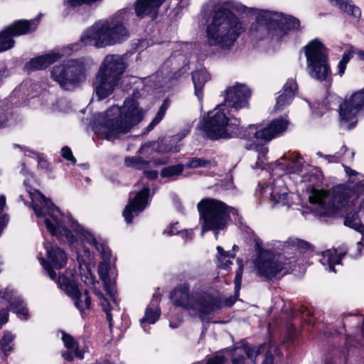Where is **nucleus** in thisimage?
<instances>
[{
    "instance_id": "obj_48",
    "label": "nucleus",
    "mask_w": 364,
    "mask_h": 364,
    "mask_svg": "<svg viewBox=\"0 0 364 364\" xmlns=\"http://www.w3.org/2000/svg\"><path fill=\"white\" fill-rule=\"evenodd\" d=\"M225 357L221 355H217L213 358L208 359L207 364H223L225 362Z\"/></svg>"
},
{
    "instance_id": "obj_55",
    "label": "nucleus",
    "mask_w": 364,
    "mask_h": 364,
    "mask_svg": "<svg viewBox=\"0 0 364 364\" xmlns=\"http://www.w3.org/2000/svg\"><path fill=\"white\" fill-rule=\"evenodd\" d=\"M263 364H273V357L272 355L267 356L265 358Z\"/></svg>"
},
{
    "instance_id": "obj_49",
    "label": "nucleus",
    "mask_w": 364,
    "mask_h": 364,
    "mask_svg": "<svg viewBox=\"0 0 364 364\" xmlns=\"http://www.w3.org/2000/svg\"><path fill=\"white\" fill-rule=\"evenodd\" d=\"M177 225H178L177 223L171 225L169 228H168L167 229H166L164 231V233L168 234V235H173L180 233V231L178 230Z\"/></svg>"
},
{
    "instance_id": "obj_20",
    "label": "nucleus",
    "mask_w": 364,
    "mask_h": 364,
    "mask_svg": "<svg viewBox=\"0 0 364 364\" xmlns=\"http://www.w3.org/2000/svg\"><path fill=\"white\" fill-rule=\"evenodd\" d=\"M149 191V188L144 186L134 198L129 200L123 211V216L127 223H131L132 219L146 208L148 205Z\"/></svg>"
},
{
    "instance_id": "obj_8",
    "label": "nucleus",
    "mask_w": 364,
    "mask_h": 364,
    "mask_svg": "<svg viewBox=\"0 0 364 364\" xmlns=\"http://www.w3.org/2000/svg\"><path fill=\"white\" fill-rule=\"evenodd\" d=\"M173 304L187 311L191 316H198L203 320L205 316L223 306H231L235 299L230 297L223 301L219 296L207 293L190 294V287L186 284L178 285L171 295Z\"/></svg>"
},
{
    "instance_id": "obj_57",
    "label": "nucleus",
    "mask_w": 364,
    "mask_h": 364,
    "mask_svg": "<svg viewBox=\"0 0 364 364\" xmlns=\"http://www.w3.org/2000/svg\"><path fill=\"white\" fill-rule=\"evenodd\" d=\"M146 146V145H144V146H142L140 149H139V152H142L143 149Z\"/></svg>"
},
{
    "instance_id": "obj_21",
    "label": "nucleus",
    "mask_w": 364,
    "mask_h": 364,
    "mask_svg": "<svg viewBox=\"0 0 364 364\" xmlns=\"http://www.w3.org/2000/svg\"><path fill=\"white\" fill-rule=\"evenodd\" d=\"M0 302L10 308L21 319L28 320V310L23 299L16 292L9 288L0 290Z\"/></svg>"
},
{
    "instance_id": "obj_37",
    "label": "nucleus",
    "mask_w": 364,
    "mask_h": 364,
    "mask_svg": "<svg viewBox=\"0 0 364 364\" xmlns=\"http://www.w3.org/2000/svg\"><path fill=\"white\" fill-rule=\"evenodd\" d=\"M102 0H66L64 3V6L65 9L63 11V15L65 16L70 14L72 10L76 7L86 5V6H92L97 4L102 1Z\"/></svg>"
},
{
    "instance_id": "obj_36",
    "label": "nucleus",
    "mask_w": 364,
    "mask_h": 364,
    "mask_svg": "<svg viewBox=\"0 0 364 364\" xmlns=\"http://www.w3.org/2000/svg\"><path fill=\"white\" fill-rule=\"evenodd\" d=\"M184 167L182 164L164 167L161 171V176L168 180H176L182 174Z\"/></svg>"
},
{
    "instance_id": "obj_53",
    "label": "nucleus",
    "mask_w": 364,
    "mask_h": 364,
    "mask_svg": "<svg viewBox=\"0 0 364 364\" xmlns=\"http://www.w3.org/2000/svg\"><path fill=\"white\" fill-rule=\"evenodd\" d=\"M180 234L181 237L186 240H191L193 236V232L191 230L181 231L180 232Z\"/></svg>"
},
{
    "instance_id": "obj_56",
    "label": "nucleus",
    "mask_w": 364,
    "mask_h": 364,
    "mask_svg": "<svg viewBox=\"0 0 364 364\" xmlns=\"http://www.w3.org/2000/svg\"><path fill=\"white\" fill-rule=\"evenodd\" d=\"M101 364H111L108 360H105Z\"/></svg>"
},
{
    "instance_id": "obj_12",
    "label": "nucleus",
    "mask_w": 364,
    "mask_h": 364,
    "mask_svg": "<svg viewBox=\"0 0 364 364\" xmlns=\"http://www.w3.org/2000/svg\"><path fill=\"white\" fill-rule=\"evenodd\" d=\"M43 247L46 257L45 258L42 253H39L38 259L50 279L58 284L59 277L63 275L57 277L55 270H59L65 266L68 262L67 254L63 249L53 245L50 242H45Z\"/></svg>"
},
{
    "instance_id": "obj_14",
    "label": "nucleus",
    "mask_w": 364,
    "mask_h": 364,
    "mask_svg": "<svg viewBox=\"0 0 364 364\" xmlns=\"http://www.w3.org/2000/svg\"><path fill=\"white\" fill-rule=\"evenodd\" d=\"M364 112V87L353 92L346 98L339 107V116L342 123L351 122L348 129H352L356 123V117Z\"/></svg>"
},
{
    "instance_id": "obj_23",
    "label": "nucleus",
    "mask_w": 364,
    "mask_h": 364,
    "mask_svg": "<svg viewBox=\"0 0 364 364\" xmlns=\"http://www.w3.org/2000/svg\"><path fill=\"white\" fill-rule=\"evenodd\" d=\"M119 80L97 72L93 82V87L98 100H101L109 96L114 90Z\"/></svg>"
},
{
    "instance_id": "obj_27",
    "label": "nucleus",
    "mask_w": 364,
    "mask_h": 364,
    "mask_svg": "<svg viewBox=\"0 0 364 364\" xmlns=\"http://www.w3.org/2000/svg\"><path fill=\"white\" fill-rule=\"evenodd\" d=\"M62 340L66 350L62 353V357L68 360L72 361L74 358L82 359L84 358V351L78 348L76 341L70 335L63 332Z\"/></svg>"
},
{
    "instance_id": "obj_5",
    "label": "nucleus",
    "mask_w": 364,
    "mask_h": 364,
    "mask_svg": "<svg viewBox=\"0 0 364 364\" xmlns=\"http://www.w3.org/2000/svg\"><path fill=\"white\" fill-rule=\"evenodd\" d=\"M256 257L253 260L257 274L267 279H272L279 274H284L294 270L296 262L294 255L303 254L311 248L306 241L290 237L286 242H277L274 245L282 250V253H274L262 248V242L258 237L255 238Z\"/></svg>"
},
{
    "instance_id": "obj_39",
    "label": "nucleus",
    "mask_w": 364,
    "mask_h": 364,
    "mask_svg": "<svg viewBox=\"0 0 364 364\" xmlns=\"http://www.w3.org/2000/svg\"><path fill=\"white\" fill-rule=\"evenodd\" d=\"M217 250L218 266L225 269H228L232 264L231 259H233L235 255L229 252H225L220 246L217 247Z\"/></svg>"
},
{
    "instance_id": "obj_6",
    "label": "nucleus",
    "mask_w": 364,
    "mask_h": 364,
    "mask_svg": "<svg viewBox=\"0 0 364 364\" xmlns=\"http://www.w3.org/2000/svg\"><path fill=\"white\" fill-rule=\"evenodd\" d=\"M139 93L134 92L127 97L122 107L112 106L98 114L94 129L97 134L109 141H114L121 134H125L140 123L147 109L141 107Z\"/></svg>"
},
{
    "instance_id": "obj_26",
    "label": "nucleus",
    "mask_w": 364,
    "mask_h": 364,
    "mask_svg": "<svg viewBox=\"0 0 364 364\" xmlns=\"http://www.w3.org/2000/svg\"><path fill=\"white\" fill-rule=\"evenodd\" d=\"M165 0H137L135 5V12L137 16L143 18L151 16L155 18L159 8Z\"/></svg>"
},
{
    "instance_id": "obj_44",
    "label": "nucleus",
    "mask_w": 364,
    "mask_h": 364,
    "mask_svg": "<svg viewBox=\"0 0 364 364\" xmlns=\"http://www.w3.org/2000/svg\"><path fill=\"white\" fill-rule=\"evenodd\" d=\"M124 162L127 166L137 169H144L148 165L146 161H142L141 159L135 156L127 157Z\"/></svg>"
},
{
    "instance_id": "obj_18",
    "label": "nucleus",
    "mask_w": 364,
    "mask_h": 364,
    "mask_svg": "<svg viewBox=\"0 0 364 364\" xmlns=\"http://www.w3.org/2000/svg\"><path fill=\"white\" fill-rule=\"evenodd\" d=\"M188 59L186 54L177 50L173 52L169 58L164 63L161 70L156 73L162 75H166L165 78H178L188 70Z\"/></svg>"
},
{
    "instance_id": "obj_15",
    "label": "nucleus",
    "mask_w": 364,
    "mask_h": 364,
    "mask_svg": "<svg viewBox=\"0 0 364 364\" xmlns=\"http://www.w3.org/2000/svg\"><path fill=\"white\" fill-rule=\"evenodd\" d=\"M80 48V43L71 44L62 48L60 51L52 50L45 55L33 58L25 64L24 70L30 73L45 69L63 56L70 55L73 52L77 51Z\"/></svg>"
},
{
    "instance_id": "obj_41",
    "label": "nucleus",
    "mask_w": 364,
    "mask_h": 364,
    "mask_svg": "<svg viewBox=\"0 0 364 364\" xmlns=\"http://www.w3.org/2000/svg\"><path fill=\"white\" fill-rule=\"evenodd\" d=\"M15 43L13 37L6 28L0 32V53L6 51L14 47Z\"/></svg>"
},
{
    "instance_id": "obj_25",
    "label": "nucleus",
    "mask_w": 364,
    "mask_h": 364,
    "mask_svg": "<svg viewBox=\"0 0 364 364\" xmlns=\"http://www.w3.org/2000/svg\"><path fill=\"white\" fill-rule=\"evenodd\" d=\"M298 86L294 79H289L283 87L282 93L277 98L274 109L276 112L282 111L286 105H289L296 92Z\"/></svg>"
},
{
    "instance_id": "obj_35",
    "label": "nucleus",
    "mask_w": 364,
    "mask_h": 364,
    "mask_svg": "<svg viewBox=\"0 0 364 364\" xmlns=\"http://www.w3.org/2000/svg\"><path fill=\"white\" fill-rule=\"evenodd\" d=\"M262 346H242L236 348L237 356H234L232 358V364H242L244 361V356L242 354L245 353L247 356L251 359L256 358L261 353Z\"/></svg>"
},
{
    "instance_id": "obj_31",
    "label": "nucleus",
    "mask_w": 364,
    "mask_h": 364,
    "mask_svg": "<svg viewBox=\"0 0 364 364\" xmlns=\"http://www.w3.org/2000/svg\"><path fill=\"white\" fill-rule=\"evenodd\" d=\"M345 255L346 252L338 253L335 249L328 250L323 252L320 262L327 270L336 273L337 270L335 266L341 264V259Z\"/></svg>"
},
{
    "instance_id": "obj_3",
    "label": "nucleus",
    "mask_w": 364,
    "mask_h": 364,
    "mask_svg": "<svg viewBox=\"0 0 364 364\" xmlns=\"http://www.w3.org/2000/svg\"><path fill=\"white\" fill-rule=\"evenodd\" d=\"M31 200V206L36 216L38 224L45 225L53 235L67 242L77 250L78 257H82L79 245H82L85 256L91 258L90 252L84 247L87 243L100 252L103 261H109L112 252L105 242L97 238L88 230L80 226L70 215H65L46 198L40 191L27 188Z\"/></svg>"
},
{
    "instance_id": "obj_38",
    "label": "nucleus",
    "mask_w": 364,
    "mask_h": 364,
    "mask_svg": "<svg viewBox=\"0 0 364 364\" xmlns=\"http://www.w3.org/2000/svg\"><path fill=\"white\" fill-rule=\"evenodd\" d=\"M15 335L9 331H6L0 340V349L4 353V357L6 358L9 353L14 348V340Z\"/></svg>"
},
{
    "instance_id": "obj_50",
    "label": "nucleus",
    "mask_w": 364,
    "mask_h": 364,
    "mask_svg": "<svg viewBox=\"0 0 364 364\" xmlns=\"http://www.w3.org/2000/svg\"><path fill=\"white\" fill-rule=\"evenodd\" d=\"M9 320V314L6 309L0 310V328Z\"/></svg>"
},
{
    "instance_id": "obj_7",
    "label": "nucleus",
    "mask_w": 364,
    "mask_h": 364,
    "mask_svg": "<svg viewBox=\"0 0 364 364\" xmlns=\"http://www.w3.org/2000/svg\"><path fill=\"white\" fill-rule=\"evenodd\" d=\"M127 11L121 10L113 16L100 20L87 28L80 37L84 46L104 48L120 43L129 37V31L124 26Z\"/></svg>"
},
{
    "instance_id": "obj_45",
    "label": "nucleus",
    "mask_w": 364,
    "mask_h": 364,
    "mask_svg": "<svg viewBox=\"0 0 364 364\" xmlns=\"http://www.w3.org/2000/svg\"><path fill=\"white\" fill-rule=\"evenodd\" d=\"M4 102L0 100V128L11 124V114L4 109Z\"/></svg>"
},
{
    "instance_id": "obj_2",
    "label": "nucleus",
    "mask_w": 364,
    "mask_h": 364,
    "mask_svg": "<svg viewBox=\"0 0 364 364\" xmlns=\"http://www.w3.org/2000/svg\"><path fill=\"white\" fill-rule=\"evenodd\" d=\"M251 95L252 91L245 84L237 82L228 87L223 102L208 112L200 127L212 139L240 137L269 142L284 133L289 123L283 118L275 119L265 127L250 124L245 129L240 127V119L237 115L241 109L249 108Z\"/></svg>"
},
{
    "instance_id": "obj_43",
    "label": "nucleus",
    "mask_w": 364,
    "mask_h": 364,
    "mask_svg": "<svg viewBox=\"0 0 364 364\" xmlns=\"http://www.w3.org/2000/svg\"><path fill=\"white\" fill-rule=\"evenodd\" d=\"M213 161L203 158L193 157L188 159L184 165L188 168H197L201 167H209L212 165Z\"/></svg>"
},
{
    "instance_id": "obj_1",
    "label": "nucleus",
    "mask_w": 364,
    "mask_h": 364,
    "mask_svg": "<svg viewBox=\"0 0 364 364\" xmlns=\"http://www.w3.org/2000/svg\"><path fill=\"white\" fill-rule=\"evenodd\" d=\"M208 6L212 9L213 16L205 30L207 42L209 46L223 50L231 49L245 30L236 13L252 14L255 16L250 31L259 37L281 38L288 31L298 30L300 26L299 21L293 16L247 8L232 0H210Z\"/></svg>"
},
{
    "instance_id": "obj_46",
    "label": "nucleus",
    "mask_w": 364,
    "mask_h": 364,
    "mask_svg": "<svg viewBox=\"0 0 364 364\" xmlns=\"http://www.w3.org/2000/svg\"><path fill=\"white\" fill-rule=\"evenodd\" d=\"M242 269L241 267L236 272L235 278V296H238V292L240 289L241 282H242Z\"/></svg>"
},
{
    "instance_id": "obj_24",
    "label": "nucleus",
    "mask_w": 364,
    "mask_h": 364,
    "mask_svg": "<svg viewBox=\"0 0 364 364\" xmlns=\"http://www.w3.org/2000/svg\"><path fill=\"white\" fill-rule=\"evenodd\" d=\"M41 17V14H40L36 18L31 20H17L6 28L13 38L15 36L26 35L36 30Z\"/></svg>"
},
{
    "instance_id": "obj_52",
    "label": "nucleus",
    "mask_w": 364,
    "mask_h": 364,
    "mask_svg": "<svg viewBox=\"0 0 364 364\" xmlns=\"http://www.w3.org/2000/svg\"><path fill=\"white\" fill-rule=\"evenodd\" d=\"M144 176L149 178V179H151V180H153V179H155L158 177V172L156 171H146L145 170L144 172Z\"/></svg>"
},
{
    "instance_id": "obj_28",
    "label": "nucleus",
    "mask_w": 364,
    "mask_h": 364,
    "mask_svg": "<svg viewBox=\"0 0 364 364\" xmlns=\"http://www.w3.org/2000/svg\"><path fill=\"white\" fill-rule=\"evenodd\" d=\"M182 138L183 136L178 134L163 138L152 144L153 149L159 153L178 152L180 150L178 143Z\"/></svg>"
},
{
    "instance_id": "obj_9",
    "label": "nucleus",
    "mask_w": 364,
    "mask_h": 364,
    "mask_svg": "<svg viewBox=\"0 0 364 364\" xmlns=\"http://www.w3.org/2000/svg\"><path fill=\"white\" fill-rule=\"evenodd\" d=\"M201 224V235L213 231L218 239L220 230H224L230 220V208L223 202L213 198H203L197 205Z\"/></svg>"
},
{
    "instance_id": "obj_58",
    "label": "nucleus",
    "mask_w": 364,
    "mask_h": 364,
    "mask_svg": "<svg viewBox=\"0 0 364 364\" xmlns=\"http://www.w3.org/2000/svg\"><path fill=\"white\" fill-rule=\"evenodd\" d=\"M19 200L24 201V200H23V196H19Z\"/></svg>"
},
{
    "instance_id": "obj_13",
    "label": "nucleus",
    "mask_w": 364,
    "mask_h": 364,
    "mask_svg": "<svg viewBox=\"0 0 364 364\" xmlns=\"http://www.w3.org/2000/svg\"><path fill=\"white\" fill-rule=\"evenodd\" d=\"M109 261H103L99 264L98 274L104 283L105 289L109 296V299L105 298L100 293L97 294L100 299V305L106 313V317L109 327L112 325V311H119V307L115 298L114 284L109 277Z\"/></svg>"
},
{
    "instance_id": "obj_11",
    "label": "nucleus",
    "mask_w": 364,
    "mask_h": 364,
    "mask_svg": "<svg viewBox=\"0 0 364 364\" xmlns=\"http://www.w3.org/2000/svg\"><path fill=\"white\" fill-rule=\"evenodd\" d=\"M52 79L65 90H73L83 81L85 76V66L83 59H70L63 64L55 65L50 72Z\"/></svg>"
},
{
    "instance_id": "obj_4",
    "label": "nucleus",
    "mask_w": 364,
    "mask_h": 364,
    "mask_svg": "<svg viewBox=\"0 0 364 364\" xmlns=\"http://www.w3.org/2000/svg\"><path fill=\"white\" fill-rule=\"evenodd\" d=\"M345 171L350 185L338 186L331 191L314 190L309 201L316 214L345 217L344 225L361 235V240L357 243L358 253L354 255L358 256L364 247V225L358 216V213L364 208V180L361 179L362 175L349 167H345Z\"/></svg>"
},
{
    "instance_id": "obj_16",
    "label": "nucleus",
    "mask_w": 364,
    "mask_h": 364,
    "mask_svg": "<svg viewBox=\"0 0 364 364\" xmlns=\"http://www.w3.org/2000/svg\"><path fill=\"white\" fill-rule=\"evenodd\" d=\"M58 287L74 301L75 306L82 311L90 309L91 299L88 291L86 290L80 294L78 287L72 277L66 276L60 277L58 280Z\"/></svg>"
},
{
    "instance_id": "obj_54",
    "label": "nucleus",
    "mask_w": 364,
    "mask_h": 364,
    "mask_svg": "<svg viewBox=\"0 0 364 364\" xmlns=\"http://www.w3.org/2000/svg\"><path fill=\"white\" fill-rule=\"evenodd\" d=\"M38 159V164L42 168H47L48 167V163L46 160H43L41 156L39 154H37Z\"/></svg>"
},
{
    "instance_id": "obj_61",
    "label": "nucleus",
    "mask_w": 364,
    "mask_h": 364,
    "mask_svg": "<svg viewBox=\"0 0 364 364\" xmlns=\"http://www.w3.org/2000/svg\"><path fill=\"white\" fill-rule=\"evenodd\" d=\"M24 203H25L26 205H27V204H28V202H27V201H24Z\"/></svg>"
},
{
    "instance_id": "obj_59",
    "label": "nucleus",
    "mask_w": 364,
    "mask_h": 364,
    "mask_svg": "<svg viewBox=\"0 0 364 364\" xmlns=\"http://www.w3.org/2000/svg\"><path fill=\"white\" fill-rule=\"evenodd\" d=\"M166 161H164L159 162V164H166Z\"/></svg>"
},
{
    "instance_id": "obj_33",
    "label": "nucleus",
    "mask_w": 364,
    "mask_h": 364,
    "mask_svg": "<svg viewBox=\"0 0 364 364\" xmlns=\"http://www.w3.org/2000/svg\"><path fill=\"white\" fill-rule=\"evenodd\" d=\"M331 5L337 7L342 13L350 17L359 19L361 11L351 0H329Z\"/></svg>"
},
{
    "instance_id": "obj_22",
    "label": "nucleus",
    "mask_w": 364,
    "mask_h": 364,
    "mask_svg": "<svg viewBox=\"0 0 364 364\" xmlns=\"http://www.w3.org/2000/svg\"><path fill=\"white\" fill-rule=\"evenodd\" d=\"M126 68V63L121 55H108L105 58L98 71L119 80Z\"/></svg>"
},
{
    "instance_id": "obj_10",
    "label": "nucleus",
    "mask_w": 364,
    "mask_h": 364,
    "mask_svg": "<svg viewBox=\"0 0 364 364\" xmlns=\"http://www.w3.org/2000/svg\"><path fill=\"white\" fill-rule=\"evenodd\" d=\"M306 71L311 77L324 81L331 74L328 55L324 44L318 38L310 41L304 48Z\"/></svg>"
},
{
    "instance_id": "obj_30",
    "label": "nucleus",
    "mask_w": 364,
    "mask_h": 364,
    "mask_svg": "<svg viewBox=\"0 0 364 364\" xmlns=\"http://www.w3.org/2000/svg\"><path fill=\"white\" fill-rule=\"evenodd\" d=\"M159 295L154 294L151 304L146 309L144 316L140 319V323L144 331H147L145 323L154 324L159 318L160 309L159 308Z\"/></svg>"
},
{
    "instance_id": "obj_60",
    "label": "nucleus",
    "mask_w": 364,
    "mask_h": 364,
    "mask_svg": "<svg viewBox=\"0 0 364 364\" xmlns=\"http://www.w3.org/2000/svg\"><path fill=\"white\" fill-rule=\"evenodd\" d=\"M170 326H171V328H176V326L172 325V323H170Z\"/></svg>"
},
{
    "instance_id": "obj_47",
    "label": "nucleus",
    "mask_w": 364,
    "mask_h": 364,
    "mask_svg": "<svg viewBox=\"0 0 364 364\" xmlns=\"http://www.w3.org/2000/svg\"><path fill=\"white\" fill-rule=\"evenodd\" d=\"M61 155L64 159L70 161L73 164L76 162V159L73 156L71 149L68 146H63L62 148Z\"/></svg>"
},
{
    "instance_id": "obj_32",
    "label": "nucleus",
    "mask_w": 364,
    "mask_h": 364,
    "mask_svg": "<svg viewBox=\"0 0 364 364\" xmlns=\"http://www.w3.org/2000/svg\"><path fill=\"white\" fill-rule=\"evenodd\" d=\"M209 75L205 68L200 67L192 73V80L194 85L195 95L199 101H202L203 97V87L205 82L209 80Z\"/></svg>"
},
{
    "instance_id": "obj_29",
    "label": "nucleus",
    "mask_w": 364,
    "mask_h": 364,
    "mask_svg": "<svg viewBox=\"0 0 364 364\" xmlns=\"http://www.w3.org/2000/svg\"><path fill=\"white\" fill-rule=\"evenodd\" d=\"M246 149L252 151V156L257 157V161L251 164L253 169L261 168L263 169L267 161V154L268 148L265 144L252 143L245 146Z\"/></svg>"
},
{
    "instance_id": "obj_17",
    "label": "nucleus",
    "mask_w": 364,
    "mask_h": 364,
    "mask_svg": "<svg viewBox=\"0 0 364 364\" xmlns=\"http://www.w3.org/2000/svg\"><path fill=\"white\" fill-rule=\"evenodd\" d=\"M265 195L269 196L273 205L289 208L293 205V194H289V190L285 183V179L278 177L264 189Z\"/></svg>"
},
{
    "instance_id": "obj_42",
    "label": "nucleus",
    "mask_w": 364,
    "mask_h": 364,
    "mask_svg": "<svg viewBox=\"0 0 364 364\" xmlns=\"http://www.w3.org/2000/svg\"><path fill=\"white\" fill-rule=\"evenodd\" d=\"M169 106V103L168 100H165L161 106L160 107L159 111L157 112L155 117L151 122V123L146 127V132L151 131L155 126H156L164 118L166 112Z\"/></svg>"
},
{
    "instance_id": "obj_19",
    "label": "nucleus",
    "mask_w": 364,
    "mask_h": 364,
    "mask_svg": "<svg viewBox=\"0 0 364 364\" xmlns=\"http://www.w3.org/2000/svg\"><path fill=\"white\" fill-rule=\"evenodd\" d=\"M304 161L296 153H287L283 155L272 168L273 176L281 175V171L285 174L299 173L302 171Z\"/></svg>"
},
{
    "instance_id": "obj_51",
    "label": "nucleus",
    "mask_w": 364,
    "mask_h": 364,
    "mask_svg": "<svg viewBox=\"0 0 364 364\" xmlns=\"http://www.w3.org/2000/svg\"><path fill=\"white\" fill-rule=\"evenodd\" d=\"M37 87V85L36 84H34V83H32L31 82L28 81V82H25L23 83H22L21 85H20V86L16 88L14 92H17L18 91H24L26 89L28 88V87Z\"/></svg>"
},
{
    "instance_id": "obj_34",
    "label": "nucleus",
    "mask_w": 364,
    "mask_h": 364,
    "mask_svg": "<svg viewBox=\"0 0 364 364\" xmlns=\"http://www.w3.org/2000/svg\"><path fill=\"white\" fill-rule=\"evenodd\" d=\"M354 54H356L360 60H364L363 50H358L352 46H348V48L342 55L341 60L338 63V74L340 76H342L344 74L347 64L349 63Z\"/></svg>"
},
{
    "instance_id": "obj_40",
    "label": "nucleus",
    "mask_w": 364,
    "mask_h": 364,
    "mask_svg": "<svg viewBox=\"0 0 364 364\" xmlns=\"http://www.w3.org/2000/svg\"><path fill=\"white\" fill-rule=\"evenodd\" d=\"M347 150V148L345 146H343L339 152L336 153L335 154H323L321 151L316 153V155L320 157L322 161L321 163L323 164H328L331 163H338L342 159L343 154L345 153Z\"/></svg>"
}]
</instances>
